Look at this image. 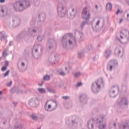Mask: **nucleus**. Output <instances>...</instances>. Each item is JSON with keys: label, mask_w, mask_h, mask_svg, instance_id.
Instances as JSON below:
<instances>
[{"label": "nucleus", "mask_w": 129, "mask_h": 129, "mask_svg": "<svg viewBox=\"0 0 129 129\" xmlns=\"http://www.w3.org/2000/svg\"><path fill=\"white\" fill-rule=\"evenodd\" d=\"M98 85H97V92H99L101 90V87H104V82L103 81V79L100 78L98 80Z\"/></svg>", "instance_id": "9b49d317"}, {"label": "nucleus", "mask_w": 129, "mask_h": 129, "mask_svg": "<svg viewBox=\"0 0 129 129\" xmlns=\"http://www.w3.org/2000/svg\"><path fill=\"white\" fill-rule=\"evenodd\" d=\"M18 69L20 72H24L25 71V69L22 68H20V67L18 66Z\"/></svg>", "instance_id": "09e8293b"}, {"label": "nucleus", "mask_w": 129, "mask_h": 129, "mask_svg": "<svg viewBox=\"0 0 129 129\" xmlns=\"http://www.w3.org/2000/svg\"><path fill=\"white\" fill-rule=\"evenodd\" d=\"M80 38H81V39H81V41H82V39H83V35H82L81 36H80Z\"/></svg>", "instance_id": "e2e57ef3"}, {"label": "nucleus", "mask_w": 129, "mask_h": 129, "mask_svg": "<svg viewBox=\"0 0 129 129\" xmlns=\"http://www.w3.org/2000/svg\"><path fill=\"white\" fill-rule=\"evenodd\" d=\"M117 60L112 59L108 62L107 69L110 71H112V69L115 68V67L117 66Z\"/></svg>", "instance_id": "423d86ee"}, {"label": "nucleus", "mask_w": 129, "mask_h": 129, "mask_svg": "<svg viewBox=\"0 0 129 129\" xmlns=\"http://www.w3.org/2000/svg\"><path fill=\"white\" fill-rule=\"evenodd\" d=\"M38 50H40L41 51V52H42V45H37V47L36 48H35V53H38Z\"/></svg>", "instance_id": "7c9ffc66"}, {"label": "nucleus", "mask_w": 129, "mask_h": 129, "mask_svg": "<svg viewBox=\"0 0 129 129\" xmlns=\"http://www.w3.org/2000/svg\"><path fill=\"white\" fill-rule=\"evenodd\" d=\"M10 74V70H8L4 75V77H6L8 76H9V74Z\"/></svg>", "instance_id": "c03bdc74"}, {"label": "nucleus", "mask_w": 129, "mask_h": 129, "mask_svg": "<svg viewBox=\"0 0 129 129\" xmlns=\"http://www.w3.org/2000/svg\"><path fill=\"white\" fill-rule=\"evenodd\" d=\"M13 27H18L20 24H21V19L20 18H15L13 20Z\"/></svg>", "instance_id": "2eb2a0df"}, {"label": "nucleus", "mask_w": 129, "mask_h": 129, "mask_svg": "<svg viewBox=\"0 0 129 129\" xmlns=\"http://www.w3.org/2000/svg\"><path fill=\"white\" fill-rule=\"evenodd\" d=\"M106 126V124H100L99 126V129H105Z\"/></svg>", "instance_id": "ea45409f"}, {"label": "nucleus", "mask_w": 129, "mask_h": 129, "mask_svg": "<svg viewBox=\"0 0 129 129\" xmlns=\"http://www.w3.org/2000/svg\"><path fill=\"white\" fill-rule=\"evenodd\" d=\"M30 117H31L32 119H33V120H38V116H37L36 115L32 114L30 115Z\"/></svg>", "instance_id": "f704fd0d"}, {"label": "nucleus", "mask_w": 129, "mask_h": 129, "mask_svg": "<svg viewBox=\"0 0 129 129\" xmlns=\"http://www.w3.org/2000/svg\"><path fill=\"white\" fill-rule=\"evenodd\" d=\"M119 129H129V120H126L121 125H119Z\"/></svg>", "instance_id": "4468645a"}, {"label": "nucleus", "mask_w": 129, "mask_h": 129, "mask_svg": "<svg viewBox=\"0 0 129 129\" xmlns=\"http://www.w3.org/2000/svg\"><path fill=\"white\" fill-rule=\"evenodd\" d=\"M118 104L119 105H126L127 106V104L128 103V101L126 100L125 98H122V99L120 97H119L117 100Z\"/></svg>", "instance_id": "9d476101"}, {"label": "nucleus", "mask_w": 129, "mask_h": 129, "mask_svg": "<svg viewBox=\"0 0 129 129\" xmlns=\"http://www.w3.org/2000/svg\"><path fill=\"white\" fill-rule=\"evenodd\" d=\"M80 102L87 103V96L86 94H82L80 96Z\"/></svg>", "instance_id": "dca6fc26"}, {"label": "nucleus", "mask_w": 129, "mask_h": 129, "mask_svg": "<svg viewBox=\"0 0 129 129\" xmlns=\"http://www.w3.org/2000/svg\"><path fill=\"white\" fill-rule=\"evenodd\" d=\"M106 11H110L112 10V5L110 3H108L106 4Z\"/></svg>", "instance_id": "5701e85b"}, {"label": "nucleus", "mask_w": 129, "mask_h": 129, "mask_svg": "<svg viewBox=\"0 0 129 129\" xmlns=\"http://www.w3.org/2000/svg\"><path fill=\"white\" fill-rule=\"evenodd\" d=\"M5 66L8 67L9 66V61L8 60L5 61Z\"/></svg>", "instance_id": "3c124183"}, {"label": "nucleus", "mask_w": 129, "mask_h": 129, "mask_svg": "<svg viewBox=\"0 0 129 129\" xmlns=\"http://www.w3.org/2000/svg\"><path fill=\"white\" fill-rule=\"evenodd\" d=\"M92 49H93V47L92 45H90V48H89V51H90V50H92Z\"/></svg>", "instance_id": "bf43d9fd"}, {"label": "nucleus", "mask_w": 129, "mask_h": 129, "mask_svg": "<svg viewBox=\"0 0 129 129\" xmlns=\"http://www.w3.org/2000/svg\"><path fill=\"white\" fill-rule=\"evenodd\" d=\"M7 36L6 35L5 32H0V39L1 41H6L7 40Z\"/></svg>", "instance_id": "6ab92c4d"}, {"label": "nucleus", "mask_w": 129, "mask_h": 129, "mask_svg": "<svg viewBox=\"0 0 129 129\" xmlns=\"http://www.w3.org/2000/svg\"><path fill=\"white\" fill-rule=\"evenodd\" d=\"M6 0H0V3L1 4H4V3H5Z\"/></svg>", "instance_id": "4d7b16f0"}, {"label": "nucleus", "mask_w": 129, "mask_h": 129, "mask_svg": "<svg viewBox=\"0 0 129 129\" xmlns=\"http://www.w3.org/2000/svg\"><path fill=\"white\" fill-rule=\"evenodd\" d=\"M90 7H86L84 8L82 13V18L86 21H88L90 19Z\"/></svg>", "instance_id": "39448f33"}, {"label": "nucleus", "mask_w": 129, "mask_h": 129, "mask_svg": "<svg viewBox=\"0 0 129 129\" xmlns=\"http://www.w3.org/2000/svg\"><path fill=\"white\" fill-rule=\"evenodd\" d=\"M71 12L75 15V9H72V11Z\"/></svg>", "instance_id": "5fc2aeb1"}, {"label": "nucleus", "mask_w": 129, "mask_h": 129, "mask_svg": "<svg viewBox=\"0 0 129 129\" xmlns=\"http://www.w3.org/2000/svg\"><path fill=\"white\" fill-rule=\"evenodd\" d=\"M38 18L40 19V22H44L46 18V15L44 13H41L40 14H39Z\"/></svg>", "instance_id": "412c9836"}, {"label": "nucleus", "mask_w": 129, "mask_h": 129, "mask_svg": "<svg viewBox=\"0 0 129 129\" xmlns=\"http://www.w3.org/2000/svg\"><path fill=\"white\" fill-rule=\"evenodd\" d=\"M47 90L48 92H51V93H56V91H55V90L52 89L50 87H47Z\"/></svg>", "instance_id": "72a5a7b5"}, {"label": "nucleus", "mask_w": 129, "mask_h": 129, "mask_svg": "<svg viewBox=\"0 0 129 129\" xmlns=\"http://www.w3.org/2000/svg\"><path fill=\"white\" fill-rule=\"evenodd\" d=\"M59 75L61 76H65V73L64 72H59Z\"/></svg>", "instance_id": "603ef678"}, {"label": "nucleus", "mask_w": 129, "mask_h": 129, "mask_svg": "<svg viewBox=\"0 0 129 129\" xmlns=\"http://www.w3.org/2000/svg\"><path fill=\"white\" fill-rule=\"evenodd\" d=\"M82 86V83L79 82L77 83V85L76 86V87H80V86Z\"/></svg>", "instance_id": "de8ad7c7"}, {"label": "nucleus", "mask_w": 129, "mask_h": 129, "mask_svg": "<svg viewBox=\"0 0 129 129\" xmlns=\"http://www.w3.org/2000/svg\"><path fill=\"white\" fill-rule=\"evenodd\" d=\"M13 104L16 106H17V104H18V103H17L16 102H13Z\"/></svg>", "instance_id": "052dcab7"}, {"label": "nucleus", "mask_w": 129, "mask_h": 129, "mask_svg": "<svg viewBox=\"0 0 129 129\" xmlns=\"http://www.w3.org/2000/svg\"><path fill=\"white\" fill-rule=\"evenodd\" d=\"M92 25L93 30L95 31V32H97V27H96L97 26V22H96V23L93 22Z\"/></svg>", "instance_id": "a878e982"}, {"label": "nucleus", "mask_w": 129, "mask_h": 129, "mask_svg": "<svg viewBox=\"0 0 129 129\" xmlns=\"http://www.w3.org/2000/svg\"><path fill=\"white\" fill-rule=\"evenodd\" d=\"M111 54V50L110 49H106L104 53V56L106 58H109L110 54Z\"/></svg>", "instance_id": "4be33fe9"}, {"label": "nucleus", "mask_w": 129, "mask_h": 129, "mask_svg": "<svg viewBox=\"0 0 129 129\" xmlns=\"http://www.w3.org/2000/svg\"><path fill=\"white\" fill-rule=\"evenodd\" d=\"M61 98L64 100H68V99H70V97L68 96H62Z\"/></svg>", "instance_id": "a19ab883"}, {"label": "nucleus", "mask_w": 129, "mask_h": 129, "mask_svg": "<svg viewBox=\"0 0 129 129\" xmlns=\"http://www.w3.org/2000/svg\"><path fill=\"white\" fill-rule=\"evenodd\" d=\"M93 120H90L88 122V127L89 129H93Z\"/></svg>", "instance_id": "b1692460"}, {"label": "nucleus", "mask_w": 129, "mask_h": 129, "mask_svg": "<svg viewBox=\"0 0 129 129\" xmlns=\"http://www.w3.org/2000/svg\"><path fill=\"white\" fill-rule=\"evenodd\" d=\"M128 18H129V14L128 13L127 14V19H128Z\"/></svg>", "instance_id": "774afa93"}, {"label": "nucleus", "mask_w": 129, "mask_h": 129, "mask_svg": "<svg viewBox=\"0 0 129 129\" xmlns=\"http://www.w3.org/2000/svg\"><path fill=\"white\" fill-rule=\"evenodd\" d=\"M116 128V123H114L113 124L110 125V129H115Z\"/></svg>", "instance_id": "e433bc0d"}, {"label": "nucleus", "mask_w": 129, "mask_h": 129, "mask_svg": "<svg viewBox=\"0 0 129 129\" xmlns=\"http://www.w3.org/2000/svg\"><path fill=\"white\" fill-rule=\"evenodd\" d=\"M8 8L6 6L0 7V17L2 18L8 16Z\"/></svg>", "instance_id": "6e6552de"}, {"label": "nucleus", "mask_w": 129, "mask_h": 129, "mask_svg": "<svg viewBox=\"0 0 129 129\" xmlns=\"http://www.w3.org/2000/svg\"><path fill=\"white\" fill-rule=\"evenodd\" d=\"M37 40L39 41V42H42V37L41 36H38L37 37Z\"/></svg>", "instance_id": "a18cd8bd"}, {"label": "nucleus", "mask_w": 129, "mask_h": 129, "mask_svg": "<svg viewBox=\"0 0 129 129\" xmlns=\"http://www.w3.org/2000/svg\"><path fill=\"white\" fill-rule=\"evenodd\" d=\"M3 57H7L8 56V53H7V49L4 50L3 52Z\"/></svg>", "instance_id": "37998d69"}, {"label": "nucleus", "mask_w": 129, "mask_h": 129, "mask_svg": "<svg viewBox=\"0 0 129 129\" xmlns=\"http://www.w3.org/2000/svg\"><path fill=\"white\" fill-rule=\"evenodd\" d=\"M12 44H13V42L12 41H10L9 43V46H11Z\"/></svg>", "instance_id": "680f3d73"}, {"label": "nucleus", "mask_w": 129, "mask_h": 129, "mask_svg": "<svg viewBox=\"0 0 129 129\" xmlns=\"http://www.w3.org/2000/svg\"><path fill=\"white\" fill-rule=\"evenodd\" d=\"M21 37L25 40H28L30 36H32V31L29 29L27 32H23L20 34Z\"/></svg>", "instance_id": "f8f14e48"}, {"label": "nucleus", "mask_w": 129, "mask_h": 129, "mask_svg": "<svg viewBox=\"0 0 129 129\" xmlns=\"http://www.w3.org/2000/svg\"><path fill=\"white\" fill-rule=\"evenodd\" d=\"M51 79L50 76L46 75L43 77V80L44 81H48Z\"/></svg>", "instance_id": "473e14b6"}, {"label": "nucleus", "mask_w": 129, "mask_h": 129, "mask_svg": "<svg viewBox=\"0 0 129 129\" xmlns=\"http://www.w3.org/2000/svg\"><path fill=\"white\" fill-rule=\"evenodd\" d=\"M6 70H7V67L6 66L3 67L1 69L2 71H6Z\"/></svg>", "instance_id": "8fccbe9b"}, {"label": "nucleus", "mask_w": 129, "mask_h": 129, "mask_svg": "<svg viewBox=\"0 0 129 129\" xmlns=\"http://www.w3.org/2000/svg\"><path fill=\"white\" fill-rule=\"evenodd\" d=\"M14 127L15 128H22V127H23V125H22L20 123H16L14 126Z\"/></svg>", "instance_id": "2f4dec72"}, {"label": "nucleus", "mask_w": 129, "mask_h": 129, "mask_svg": "<svg viewBox=\"0 0 129 129\" xmlns=\"http://www.w3.org/2000/svg\"><path fill=\"white\" fill-rule=\"evenodd\" d=\"M123 48L121 46H117L114 50V54L115 55H119L120 53L121 52V50Z\"/></svg>", "instance_id": "a211bd4d"}, {"label": "nucleus", "mask_w": 129, "mask_h": 129, "mask_svg": "<svg viewBox=\"0 0 129 129\" xmlns=\"http://www.w3.org/2000/svg\"><path fill=\"white\" fill-rule=\"evenodd\" d=\"M57 2H59V0H56ZM66 0H60L57 6V13L60 18H63L66 14V7L64 6V4H66Z\"/></svg>", "instance_id": "20e7f679"}, {"label": "nucleus", "mask_w": 129, "mask_h": 129, "mask_svg": "<svg viewBox=\"0 0 129 129\" xmlns=\"http://www.w3.org/2000/svg\"><path fill=\"white\" fill-rule=\"evenodd\" d=\"M68 43L70 45L76 44V38L74 37H71L68 35H64L61 40L63 48H67L68 47Z\"/></svg>", "instance_id": "f03ea898"}, {"label": "nucleus", "mask_w": 129, "mask_h": 129, "mask_svg": "<svg viewBox=\"0 0 129 129\" xmlns=\"http://www.w3.org/2000/svg\"><path fill=\"white\" fill-rule=\"evenodd\" d=\"M21 92H22V91H21V90L17 91V93H21Z\"/></svg>", "instance_id": "69168bd1"}, {"label": "nucleus", "mask_w": 129, "mask_h": 129, "mask_svg": "<svg viewBox=\"0 0 129 129\" xmlns=\"http://www.w3.org/2000/svg\"><path fill=\"white\" fill-rule=\"evenodd\" d=\"M13 9L16 12H23L30 7L29 1H17L13 5Z\"/></svg>", "instance_id": "f257e3e1"}, {"label": "nucleus", "mask_w": 129, "mask_h": 129, "mask_svg": "<svg viewBox=\"0 0 129 129\" xmlns=\"http://www.w3.org/2000/svg\"><path fill=\"white\" fill-rule=\"evenodd\" d=\"M88 20H86L85 21H83L81 24V29L83 30L84 29V26L86 25V24H88Z\"/></svg>", "instance_id": "c85d7f7f"}, {"label": "nucleus", "mask_w": 129, "mask_h": 129, "mask_svg": "<svg viewBox=\"0 0 129 129\" xmlns=\"http://www.w3.org/2000/svg\"><path fill=\"white\" fill-rule=\"evenodd\" d=\"M31 25H33V24H35V21H32L31 23H30Z\"/></svg>", "instance_id": "0e129e2a"}, {"label": "nucleus", "mask_w": 129, "mask_h": 129, "mask_svg": "<svg viewBox=\"0 0 129 129\" xmlns=\"http://www.w3.org/2000/svg\"><path fill=\"white\" fill-rule=\"evenodd\" d=\"M13 84V82L11 81L9 83L6 84V86H8V87H10V86H12V85Z\"/></svg>", "instance_id": "49530a36"}, {"label": "nucleus", "mask_w": 129, "mask_h": 129, "mask_svg": "<svg viewBox=\"0 0 129 129\" xmlns=\"http://www.w3.org/2000/svg\"><path fill=\"white\" fill-rule=\"evenodd\" d=\"M38 91L40 93H43L44 94L46 92V90H45V89H43V88H38Z\"/></svg>", "instance_id": "c9c22d12"}, {"label": "nucleus", "mask_w": 129, "mask_h": 129, "mask_svg": "<svg viewBox=\"0 0 129 129\" xmlns=\"http://www.w3.org/2000/svg\"><path fill=\"white\" fill-rule=\"evenodd\" d=\"M92 90L93 93H97V82L94 83L92 85Z\"/></svg>", "instance_id": "f3484780"}, {"label": "nucleus", "mask_w": 129, "mask_h": 129, "mask_svg": "<svg viewBox=\"0 0 129 129\" xmlns=\"http://www.w3.org/2000/svg\"><path fill=\"white\" fill-rule=\"evenodd\" d=\"M116 39L119 42L126 44L129 41V31L127 29H123L120 32L119 36L116 37Z\"/></svg>", "instance_id": "7ed1b4c3"}, {"label": "nucleus", "mask_w": 129, "mask_h": 129, "mask_svg": "<svg viewBox=\"0 0 129 129\" xmlns=\"http://www.w3.org/2000/svg\"><path fill=\"white\" fill-rule=\"evenodd\" d=\"M121 13H122V11H120V10L118 9L117 11V12L116 13V15H118V14H121Z\"/></svg>", "instance_id": "864d4df0"}, {"label": "nucleus", "mask_w": 129, "mask_h": 129, "mask_svg": "<svg viewBox=\"0 0 129 129\" xmlns=\"http://www.w3.org/2000/svg\"><path fill=\"white\" fill-rule=\"evenodd\" d=\"M104 119V115H100L97 119L98 122H99V123H101V122L103 121Z\"/></svg>", "instance_id": "bb28decb"}, {"label": "nucleus", "mask_w": 129, "mask_h": 129, "mask_svg": "<svg viewBox=\"0 0 129 129\" xmlns=\"http://www.w3.org/2000/svg\"><path fill=\"white\" fill-rule=\"evenodd\" d=\"M54 103H55V105H57V102L56 101H53Z\"/></svg>", "instance_id": "338daca9"}, {"label": "nucleus", "mask_w": 129, "mask_h": 129, "mask_svg": "<svg viewBox=\"0 0 129 129\" xmlns=\"http://www.w3.org/2000/svg\"><path fill=\"white\" fill-rule=\"evenodd\" d=\"M78 58H82V57H84V52L83 51L79 52L78 53Z\"/></svg>", "instance_id": "c756f323"}, {"label": "nucleus", "mask_w": 129, "mask_h": 129, "mask_svg": "<svg viewBox=\"0 0 129 129\" xmlns=\"http://www.w3.org/2000/svg\"><path fill=\"white\" fill-rule=\"evenodd\" d=\"M32 33H37V30H36V29H33L32 30Z\"/></svg>", "instance_id": "13d9d810"}, {"label": "nucleus", "mask_w": 129, "mask_h": 129, "mask_svg": "<svg viewBox=\"0 0 129 129\" xmlns=\"http://www.w3.org/2000/svg\"><path fill=\"white\" fill-rule=\"evenodd\" d=\"M47 103H48V101L46 102L44 106L45 109L47 111H52V110H51V107H52V106L51 105H48L47 106Z\"/></svg>", "instance_id": "393cba45"}, {"label": "nucleus", "mask_w": 129, "mask_h": 129, "mask_svg": "<svg viewBox=\"0 0 129 129\" xmlns=\"http://www.w3.org/2000/svg\"><path fill=\"white\" fill-rule=\"evenodd\" d=\"M76 123H78V119L75 118L74 120H72V124L73 125H74V124H76Z\"/></svg>", "instance_id": "4c0bfd02"}, {"label": "nucleus", "mask_w": 129, "mask_h": 129, "mask_svg": "<svg viewBox=\"0 0 129 129\" xmlns=\"http://www.w3.org/2000/svg\"><path fill=\"white\" fill-rule=\"evenodd\" d=\"M56 45V41L53 39H48L47 43L46 44V47L49 50H52L54 48V46Z\"/></svg>", "instance_id": "1a4fd4ad"}, {"label": "nucleus", "mask_w": 129, "mask_h": 129, "mask_svg": "<svg viewBox=\"0 0 129 129\" xmlns=\"http://www.w3.org/2000/svg\"><path fill=\"white\" fill-rule=\"evenodd\" d=\"M28 104L30 107H37L39 105V100L36 98H32L29 100Z\"/></svg>", "instance_id": "0eeeda50"}, {"label": "nucleus", "mask_w": 129, "mask_h": 129, "mask_svg": "<svg viewBox=\"0 0 129 129\" xmlns=\"http://www.w3.org/2000/svg\"><path fill=\"white\" fill-rule=\"evenodd\" d=\"M59 60V55L55 54L53 56V58H52L51 57L49 58V60L50 62H51V63H53L54 61H58Z\"/></svg>", "instance_id": "aec40b11"}, {"label": "nucleus", "mask_w": 129, "mask_h": 129, "mask_svg": "<svg viewBox=\"0 0 129 129\" xmlns=\"http://www.w3.org/2000/svg\"><path fill=\"white\" fill-rule=\"evenodd\" d=\"M113 88H115V89L113 90L112 91H110V96L111 97H113L114 98L116 97V96H117V95L114 96V93H115V89H117L118 92H119V87L118 86H116L113 87Z\"/></svg>", "instance_id": "ddd939ff"}, {"label": "nucleus", "mask_w": 129, "mask_h": 129, "mask_svg": "<svg viewBox=\"0 0 129 129\" xmlns=\"http://www.w3.org/2000/svg\"><path fill=\"white\" fill-rule=\"evenodd\" d=\"M75 14H74V13H73L71 12H68L67 14V16L68 18H69V19H73V18H74V15Z\"/></svg>", "instance_id": "cd10ccee"}, {"label": "nucleus", "mask_w": 129, "mask_h": 129, "mask_svg": "<svg viewBox=\"0 0 129 129\" xmlns=\"http://www.w3.org/2000/svg\"><path fill=\"white\" fill-rule=\"evenodd\" d=\"M25 65H26V64H25V62H22V63H21V66H22V67H25Z\"/></svg>", "instance_id": "6e6d98bb"}, {"label": "nucleus", "mask_w": 129, "mask_h": 129, "mask_svg": "<svg viewBox=\"0 0 129 129\" xmlns=\"http://www.w3.org/2000/svg\"><path fill=\"white\" fill-rule=\"evenodd\" d=\"M74 77H76V78H78L79 76L81 75V73L78 72L74 74Z\"/></svg>", "instance_id": "58836bf2"}, {"label": "nucleus", "mask_w": 129, "mask_h": 129, "mask_svg": "<svg viewBox=\"0 0 129 129\" xmlns=\"http://www.w3.org/2000/svg\"><path fill=\"white\" fill-rule=\"evenodd\" d=\"M34 5L36 7H38L39 5H40V1L39 0H35L34 1Z\"/></svg>", "instance_id": "79ce46f5"}]
</instances>
